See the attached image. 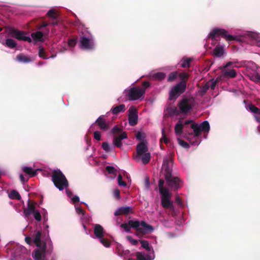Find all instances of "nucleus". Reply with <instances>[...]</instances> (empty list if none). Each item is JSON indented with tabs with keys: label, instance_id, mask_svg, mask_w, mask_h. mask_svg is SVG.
<instances>
[{
	"label": "nucleus",
	"instance_id": "obj_46",
	"mask_svg": "<svg viewBox=\"0 0 260 260\" xmlns=\"http://www.w3.org/2000/svg\"><path fill=\"white\" fill-rule=\"evenodd\" d=\"M106 170L110 174H115L117 172L116 169H115L113 167L109 166L106 167Z\"/></svg>",
	"mask_w": 260,
	"mask_h": 260
},
{
	"label": "nucleus",
	"instance_id": "obj_31",
	"mask_svg": "<svg viewBox=\"0 0 260 260\" xmlns=\"http://www.w3.org/2000/svg\"><path fill=\"white\" fill-rule=\"evenodd\" d=\"M178 76L180 78L181 81L185 83V85L187 86V81L189 78V75L187 73L182 72L178 74Z\"/></svg>",
	"mask_w": 260,
	"mask_h": 260
},
{
	"label": "nucleus",
	"instance_id": "obj_52",
	"mask_svg": "<svg viewBox=\"0 0 260 260\" xmlns=\"http://www.w3.org/2000/svg\"><path fill=\"white\" fill-rule=\"evenodd\" d=\"M93 137L94 138L100 141L101 140V133L99 131H95L93 133Z\"/></svg>",
	"mask_w": 260,
	"mask_h": 260
},
{
	"label": "nucleus",
	"instance_id": "obj_50",
	"mask_svg": "<svg viewBox=\"0 0 260 260\" xmlns=\"http://www.w3.org/2000/svg\"><path fill=\"white\" fill-rule=\"evenodd\" d=\"M32 214L36 220L39 221L41 220V215L39 211L36 210Z\"/></svg>",
	"mask_w": 260,
	"mask_h": 260
},
{
	"label": "nucleus",
	"instance_id": "obj_41",
	"mask_svg": "<svg viewBox=\"0 0 260 260\" xmlns=\"http://www.w3.org/2000/svg\"><path fill=\"white\" fill-rule=\"evenodd\" d=\"M164 182H165L163 179H160L159 180L158 187H159V191L160 193L162 192V191H164V190H166V191H169L168 189L164 187Z\"/></svg>",
	"mask_w": 260,
	"mask_h": 260
},
{
	"label": "nucleus",
	"instance_id": "obj_63",
	"mask_svg": "<svg viewBox=\"0 0 260 260\" xmlns=\"http://www.w3.org/2000/svg\"><path fill=\"white\" fill-rule=\"evenodd\" d=\"M73 203H77L79 202V198L78 196H75L72 199Z\"/></svg>",
	"mask_w": 260,
	"mask_h": 260
},
{
	"label": "nucleus",
	"instance_id": "obj_35",
	"mask_svg": "<svg viewBox=\"0 0 260 260\" xmlns=\"http://www.w3.org/2000/svg\"><path fill=\"white\" fill-rule=\"evenodd\" d=\"M199 126L203 132H208L210 129L209 123L207 121H203Z\"/></svg>",
	"mask_w": 260,
	"mask_h": 260
},
{
	"label": "nucleus",
	"instance_id": "obj_42",
	"mask_svg": "<svg viewBox=\"0 0 260 260\" xmlns=\"http://www.w3.org/2000/svg\"><path fill=\"white\" fill-rule=\"evenodd\" d=\"M170 140L167 138L166 132L164 129H162V137L160 139V142L162 143L164 142L165 144H168Z\"/></svg>",
	"mask_w": 260,
	"mask_h": 260
},
{
	"label": "nucleus",
	"instance_id": "obj_28",
	"mask_svg": "<svg viewBox=\"0 0 260 260\" xmlns=\"http://www.w3.org/2000/svg\"><path fill=\"white\" fill-rule=\"evenodd\" d=\"M222 75L224 77L234 78L236 76V72L234 69L230 71H226L224 70L222 71Z\"/></svg>",
	"mask_w": 260,
	"mask_h": 260
},
{
	"label": "nucleus",
	"instance_id": "obj_11",
	"mask_svg": "<svg viewBox=\"0 0 260 260\" xmlns=\"http://www.w3.org/2000/svg\"><path fill=\"white\" fill-rule=\"evenodd\" d=\"M172 166L173 158L171 156L164 159L162 168L165 171V177L172 174Z\"/></svg>",
	"mask_w": 260,
	"mask_h": 260
},
{
	"label": "nucleus",
	"instance_id": "obj_55",
	"mask_svg": "<svg viewBox=\"0 0 260 260\" xmlns=\"http://www.w3.org/2000/svg\"><path fill=\"white\" fill-rule=\"evenodd\" d=\"M122 129L119 128L118 126H115L111 130V133L112 134H118L119 133Z\"/></svg>",
	"mask_w": 260,
	"mask_h": 260
},
{
	"label": "nucleus",
	"instance_id": "obj_9",
	"mask_svg": "<svg viewBox=\"0 0 260 260\" xmlns=\"http://www.w3.org/2000/svg\"><path fill=\"white\" fill-rule=\"evenodd\" d=\"M145 93V89L139 87H134L130 89L128 92L129 100L135 101L143 96Z\"/></svg>",
	"mask_w": 260,
	"mask_h": 260
},
{
	"label": "nucleus",
	"instance_id": "obj_10",
	"mask_svg": "<svg viewBox=\"0 0 260 260\" xmlns=\"http://www.w3.org/2000/svg\"><path fill=\"white\" fill-rule=\"evenodd\" d=\"M9 34L12 37L18 40L31 42V39L29 37L25 36L23 31H20L17 29L11 28L9 29Z\"/></svg>",
	"mask_w": 260,
	"mask_h": 260
},
{
	"label": "nucleus",
	"instance_id": "obj_48",
	"mask_svg": "<svg viewBox=\"0 0 260 260\" xmlns=\"http://www.w3.org/2000/svg\"><path fill=\"white\" fill-rule=\"evenodd\" d=\"M100 239V242L104 245L105 247H108L111 245L110 241L107 239H104L103 238H101Z\"/></svg>",
	"mask_w": 260,
	"mask_h": 260
},
{
	"label": "nucleus",
	"instance_id": "obj_24",
	"mask_svg": "<svg viewBox=\"0 0 260 260\" xmlns=\"http://www.w3.org/2000/svg\"><path fill=\"white\" fill-rule=\"evenodd\" d=\"M139 242L141 243L142 247L145 249L149 254H154V250L152 247L149 246V244L147 241L139 240Z\"/></svg>",
	"mask_w": 260,
	"mask_h": 260
},
{
	"label": "nucleus",
	"instance_id": "obj_29",
	"mask_svg": "<svg viewBox=\"0 0 260 260\" xmlns=\"http://www.w3.org/2000/svg\"><path fill=\"white\" fill-rule=\"evenodd\" d=\"M31 37L35 41H41L42 40L43 33L40 31L31 34Z\"/></svg>",
	"mask_w": 260,
	"mask_h": 260
},
{
	"label": "nucleus",
	"instance_id": "obj_44",
	"mask_svg": "<svg viewBox=\"0 0 260 260\" xmlns=\"http://www.w3.org/2000/svg\"><path fill=\"white\" fill-rule=\"evenodd\" d=\"M218 79H216L215 81L211 80L209 82H207V84H208L209 88H210L211 89L214 90L215 87L217 83Z\"/></svg>",
	"mask_w": 260,
	"mask_h": 260
},
{
	"label": "nucleus",
	"instance_id": "obj_62",
	"mask_svg": "<svg viewBox=\"0 0 260 260\" xmlns=\"http://www.w3.org/2000/svg\"><path fill=\"white\" fill-rule=\"evenodd\" d=\"M76 211L78 214H84V213H85V211L81 207L77 208Z\"/></svg>",
	"mask_w": 260,
	"mask_h": 260
},
{
	"label": "nucleus",
	"instance_id": "obj_22",
	"mask_svg": "<svg viewBox=\"0 0 260 260\" xmlns=\"http://www.w3.org/2000/svg\"><path fill=\"white\" fill-rule=\"evenodd\" d=\"M190 127L193 130L194 134L193 135V134L191 133L190 135L193 136L196 139H197L201 135L202 132L200 126L196 123H192L190 125Z\"/></svg>",
	"mask_w": 260,
	"mask_h": 260
},
{
	"label": "nucleus",
	"instance_id": "obj_8",
	"mask_svg": "<svg viewBox=\"0 0 260 260\" xmlns=\"http://www.w3.org/2000/svg\"><path fill=\"white\" fill-rule=\"evenodd\" d=\"M192 100L190 99L184 98L181 100L178 104L180 112L183 114L188 113L192 108Z\"/></svg>",
	"mask_w": 260,
	"mask_h": 260
},
{
	"label": "nucleus",
	"instance_id": "obj_38",
	"mask_svg": "<svg viewBox=\"0 0 260 260\" xmlns=\"http://www.w3.org/2000/svg\"><path fill=\"white\" fill-rule=\"evenodd\" d=\"M153 77L156 80H162L166 77V74L163 72H157L153 74Z\"/></svg>",
	"mask_w": 260,
	"mask_h": 260
},
{
	"label": "nucleus",
	"instance_id": "obj_47",
	"mask_svg": "<svg viewBox=\"0 0 260 260\" xmlns=\"http://www.w3.org/2000/svg\"><path fill=\"white\" fill-rule=\"evenodd\" d=\"M120 226L124 229V231L126 232H129L131 231V228H132L130 226V224H129V221H128V223H122L120 225Z\"/></svg>",
	"mask_w": 260,
	"mask_h": 260
},
{
	"label": "nucleus",
	"instance_id": "obj_54",
	"mask_svg": "<svg viewBox=\"0 0 260 260\" xmlns=\"http://www.w3.org/2000/svg\"><path fill=\"white\" fill-rule=\"evenodd\" d=\"M251 80L255 82H260V75L257 74L253 75V76L251 77Z\"/></svg>",
	"mask_w": 260,
	"mask_h": 260
},
{
	"label": "nucleus",
	"instance_id": "obj_30",
	"mask_svg": "<svg viewBox=\"0 0 260 260\" xmlns=\"http://www.w3.org/2000/svg\"><path fill=\"white\" fill-rule=\"evenodd\" d=\"M183 124L181 123L180 121H179L175 126V132L176 134L177 135H180L182 134L183 132Z\"/></svg>",
	"mask_w": 260,
	"mask_h": 260
},
{
	"label": "nucleus",
	"instance_id": "obj_13",
	"mask_svg": "<svg viewBox=\"0 0 260 260\" xmlns=\"http://www.w3.org/2000/svg\"><path fill=\"white\" fill-rule=\"evenodd\" d=\"M137 156L135 159L138 160L140 156L148 151V148L146 142L144 141H142L140 143L137 145Z\"/></svg>",
	"mask_w": 260,
	"mask_h": 260
},
{
	"label": "nucleus",
	"instance_id": "obj_56",
	"mask_svg": "<svg viewBox=\"0 0 260 260\" xmlns=\"http://www.w3.org/2000/svg\"><path fill=\"white\" fill-rule=\"evenodd\" d=\"M209 89V87L208 84L206 83V84L202 87V88L201 89V92L202 94L205 93Z\"/></svg>",
	"mask_w": 260,
	"mask_h": 260
},
{
	"label": "nucleus",
	"instance_id": "obj_33",
	"mask_svg": "<svg viewBox=\"0 0 260 260\" xmlns=\"http://www.w3.org/2000/svg\"><path fill=\"white\" fill-rule=\"evenodd\" d=\"M178 75V73L177 71L172 72L170 73L168 77L167 81L169 82H172L176 80Z\"/></svg>",
	"mask_w": 260,
	"mask_h": 260
},
{
	"label": "nucleus",
	"instance_id": "obj_4",
	"mask_svg": "<svg viewBox=\"0 0 260 260\" xmlns=\"http://www.w3.org/2000/svg\"><path fill=\"white\" fill-rule=\"evenodd\" d=\"M228 32L224 29L215 28L211 31L208 36V38L213 41L216 40V38L221 37L226 40L233 41L236 40V37L231 35H228Z\"/></svg>",
	"mask_w": 260,
	"mask_h": 260
},
{
	"label": "nucleus",
	"instance_id": "obj_61",
	"mask_svg": "<svg viewBox=\"0 0 260 260\" xmlns=\"http://www.w3.org/2000/svg\"><path fill=\"white\" fill-rule=\"evenodd\" d=\"M25 241L28 245H30L32 244V243H33V240L29 236H27L25 238Z\"/></svg>",
	"mask_w": 260,
	"mask_h": 260
},
{
	"label": "nucleus",
	"instance_id": "obj_5",
	"mask_svg": "<svg viewBox=\"0 0 260 260\" xmlns=\"http://www.w3.org/2000/svg\"><path fill=\"white\" fill-rule=\"evenodd\" d=\"M165 179L168 187L172 191H177L182 186V180L173 174L166 176Z\"/></svg>",
	"mask_w": 260,
	"mask_h": 260
},
{
	"label": "nucleus",
	"instance_id": "obj_20",
	"mask_svg": "<svg viewBox=\"0 0 260 260\" xmlns=\"http://www.w3.org/2000/svg\"><path fill=\"white\" fill-rule=\"evenodd\" d=\"M137 260H153L154 258V254L146 255L144 252H137L136 254Z\"/></svg>",
	"mask_w": 260,
	"mask_h": 260
},
{
	"label": "nucleus",
	"instance_id": "obj_14",
	"mask_svg": "<svg viewBox=\"0 0 260 260\" xmlns=\"http://www.w3.org/2000/svg\"><path fill=\"white\" fill-rule=\"evenodd\" d=\"M128 122L130 125L135 126L138 123V112L136 109L130 108L128 110Z\"/></svg>",
	"mask_w": 260,
	"mask_h": 260
},
{
	"label": "nucleus",
	"instance_id": "obj_53",
	"mask_svg": "<svg viewBox=\"0 0 260 260\" xmlns=\"http://www.w3.org/2000/svg\"><path fill=\"white\" fill-rule=\"evenodd\" d=\"M102 148L106 151L109 152L110 150L109 145L108 142H103L102 145Z\"/></svg>",
	"mask_w": 260,
	"mask_h": 260
},
{
	"label": "nucleus",
	"instance_id": "obj_21",
	"mask_svg": "<svg viewBox=\"0 0 260 260\" xmlns=\"http://www.w3.org/2000/svg\"><path fill=\"white\" fill-rule=\"evenodd\" d=\"M94 234L99 239H101L104 237V229L102 225L99 224L94 225Z\"/></svg>",
	"mask_w": 260,
	"mask_h": 260
},
{
	"label": "nucleus",
	"instance_id": "obj_49",
	"mask_svg": "<svg viewBox=\"0 0 260 260\" xmlns=\"http://www.w3.org/2000/svg\"><path fill=\"white\" fill-rule=\"evenodd\" d=\"M126 239L133 245H136L138 243V241L134 239L133 238V237L131 236H126Z\"/></svg>",
	"mask_w": 260,
	"mask_h": 260
},
{
	"label": "nucleus",
	"instance_id": "obj_25",
	"mask_svg": "<svg viewBox=\"0 0 260 260\" xmlns=\"http://www.w3.org/2000/svg\"><path fill=\"white\" fill-rule=\"evenodd\" d=\"M213 51L214 55L217 57H221L224 53L223 47L220 45L216 46Z\"/></svg>",
	"mask_w": 260,
	"mask_h": 260
},
{
	"label": "nucleus",
	"instance_id": "obj_15",
	"mask_svg": "<svg viewBox=\"0 0 260 260\" xmlns=\"http://www.w3.org/2000/svg\"><path fill=\"white\" fill-rule=\"evenodd\" d=\"M104 115L99 116L95 122L101 129L106 131L109 128V122H107L105 119Z\"/></svg>",
	"mask_w": 260,
	"mask_h": 260
},
{
	"label": "nucleus",
	"instance_id": "obj_27",
	"mask_svg": "<svg viewBox=\"0 0 260 260\" xmlns=\"http://www.w3.org/2000/svg\"><path fill=\"white\" fill-rule=\"evenodd\" d=\"M17 59L18 61L24 63H28L31 61L30 57L24 55L23 54H20L17 56Z\"/></svg>",
	"mask_w": 260,
	"mask_h": 260
},
{
	"label": "nucleus",
	"instance_id": "obj_16",
	"mask_svg": "<svg viewBox=\"0 0 260 260\" xmlns=\"http://www.w3.org/2000/svg\"><path fill=\"white\" fill-rule=\"evenodd\" d=\"M127 138L126 132H123L118 136H114L113 138V143L114 145L117 148H121L122 146V140Z\"/></svg>",
	"mask_w": 260,
	"mask_h": 260
},
{
	"label": "nucleus",
	"instance_id": "obj_17",
	"mask_svg": "<svg viewBox=\"0 0 260 260\" xmlns=\"http://www.w3.org/2000/svg\"><path fill=\"white\" fill-rule=\"evenodd\" d=\"M36 206L35 202H31L30 200H28L27 207L23 209V213L26 217H28L36 211Z\"/></svg>",
	"mask_w": 260,
	"mask_h": 260
},
{
	"label": "nucleus",
	"instance_id": "obj_23",
	"mask_svg": "<svg viewBox=\"0 0 260 260\" xmlns=\"http://www.w3.org/2000/svg\"><path fill=\"white\" fill-rule=\"evenodd\" d=\"M126 110L125 106L124 104H121L118 106L113 107L110 111L114 115H117L121 112H124Z\"/></svg>",
	"mask_w": 260,
	"mask_h": 260
},
{
	"label": "nucleus",
	"instance_id": "obj_59",
	"mask_svg": "<svg viewBox=\"0 0 260 260\" xmlns=\"http://www.w3.org/2000/svg\"><path fill=\"white\" fill-rule=\"evenodd\" d=\"M114 196L117 199H119L120 198V190L119 189H117L114 190Z\"/></svg>",
	"mask_w": 260,
	"mask_h": 260
},
{
	"label": "nucleus",
	"instance_id": "obj_39",
	"mask_svg": "<svg viewBox=\"0 0 260 260\" xmlns=\"http://www.w3.org/2000/svg\"><path fill=\"white\" fill-rule=\"evenodd\" d=\"M47 15L52 18L53 19H56L58 17V14L54 9L50 10L47 13Z\"/></svg>",
	"mask_w": 260,
	"mask_h": 260
},
{
	"label": "nucleus",
	"instance_id": "obj_45",
	"mask_svg": "<svg viewBox=\"0 0 260 260\" xmlns=\"http://www.w3.org/2000/svg\"><path fill=\"white\" fill-rule=\"evenodd\" d=\"M118 183L119 186H125L126 185V183L123 181L122 176L121 174H119L117 178Z\"/></svg>",
	"mask_w": 260,
	"mask_h": 260
},
{
	"label": "nucleus",
	"instance_id": "obj_26",
	"mask_svg": "<svg viewBox=\"0 0 260 260\" xmlns=\"http://www.w3.org/2000/svg\"><path fill=\"white\" fill-rule=\"evenodd\" d=\"M23 171L28 175L29 177H32L36 175L37 170H33L30 167H24L22 169Z\"/></svg>",
	"mask_w": 260,
	"mask_h": 260
},
{
	"label": "nucleus",
	"instance_id": "obj_34",
	"mask_svg": "<svg viewBox=\"0 0 260 260\" xmlns=\"http://www.w3.org/2000/svg\"><path fill=\"white\" fill-rule=\"evenodd\" d=\"M142 156V161L144 165L147 164L150 160L151 155L149 152H146L144 153Z\"/></svg>",
	"mask_w": 260,
	"mask_h": 260
},
{
	"label": "nucleus",
	"instance_id": "obj_32",
	"mask_svg": "<svg viewBox=\"0 0 260 260\" xmlns=\"http://www.w3.org/2000/svg\"><path fill=\"white\" fill-rule=\"evenodd\" d=\"M4 44L10 48H14L17 45L16 42L12 39H6Z\"/></svg>",
	"mask_w": 260,
	"mask_h": 260
},
{
	"label": "nucleus",
	"instance_id": "obj_6",
	"mask_svg": "<svg viewBox=\"0 0 260 260\" xmlns=\"http://www.w3.org/2000/svg\"><path fill=\"white\" fill-rule=\"evenodd\" d=\"M186 86L183 82H179L174 85L170 90L169 92V100H176L177 98L186 89Z\"/></svg>",
	"mask_w": 260,
	"mask_h": 260
},
{
	"label": "nucleus",
	"instance_id": "obj_40",
	"mask_svg": "<svg viewBox=\"0 0 260 260\" xmlns=\"http://www.w3.org/2000/svg\"><path fill=\"white\" fill-rule=\"evenodd\" d=\"M39 55L43 59H48L49 57L46 55L45 49L43 47L40 46L39 49Z\"/></svg>",
	"mask_w": 260,
	"mask_h": 260
},
{
	"label": "nucleus",
	"instance_id": "obj_37",
	"mask_svg": "<svg viewBox=\"0 0 260 260\" xmlns=\"http://www.w3.org/2000/svg\"><path fill=\"white\" fill-rule=\"evenodd\" d=\"M9 197L11 199H16L18 200L21 199V196L20 194L15 190H13L11 191L9 194Z\"/></svg>",
	"mask_w": 260,
	"mask_h": 260
},
{
	"label": "nucleus",
	"instance_id": "obj_18",
	"mask_svg": "<svg viewBox=\"0 0 260 260\" xmlns=\"http://www.w3.org/2000/svg\"><path fill=\"white\" fill-rule=\"evenodd\" d=\"M129 213H133V209L130 207H121L118 208L114 212L115 216L121 215H127Z\"/></svg>",
	"mask_w": 260,
	"mask_h": 260
},
{
	"label": "nucleus",
	"instance_id": "obj_36",
	"mask_svg": "<svg viewBox=\"0 0 260 260\" xmlns=\"http://www.w3.org/2000/svg\"><path fill=\"white\" fill-rule=\"evenodd\" d=\"M192 59L190 58H187L186 59L183 58L181 60V67L183 68H189Z\"/></svg>",
	"mask_w": 260,
	"mask_h": 260
},
{
	"label": "nucleus",
	"instance_id": "obj_19",
	"mask_svg": "<svg viewBox=\"0 0 260 260\" xmlns=\"http://www.w3.org/2000/svg\"><path fill=\"white\" fill-rule=\"evenodd\" d=\"M249 110L254 113V118L257 122L260 123V109L256 107L254 105L250 104L248 105Z\"/></svg>",
	"mask_w": 260,
	"mask_h": 260
},
{
	"label": "nucleus",
	"instance_id": "obj_12",
	"mask_svg": "<svg viewBox=\"0 0 260 260\" xmlns=\"http://www.w3.org/2000/svg\"><path fill=\"white\" fill-rule=\"evenodd\" d=\"M80 44L81 48L86 50H92L94 48L93 40L84 36L80 37Z\"/></svg>",
	"mask_w": 260,
	"mask_h": 260
},
{
	"label": "nucleus",
	"instance_id": "obj_2",
	"mask_svg": "<svg viewBox=\"0 0 260 260\" xmlns=\"http://www.w3.org/2000/svg\"><path fill=\"white\" fill-rule=\"evenodd\" d=\"M130 226L136 230L135 235L139 238L148 234L152 233L154 231V228L147 223L145 221L129 220Z\"/></svg>",
	"mask_w": 260,
	"mask_h": 260
},
{
	"label": "nucleus",
	"instance_id": "obj_43",
	"mask_svg": "<svg viewBox=\"0 0 260 260\" xmlns=\"http://www.w3.org/2000/svg\"><path fill=\"white\" fill-rule=\"evenodd\" d=\"M177 140H178V141L179 142V144L182 147H183L184 148H186V149H188L190 147L189 145L186 142L181 140L180 138H178Z\"/></svg>",
	"mask_w": 260,
	"mask_h": 260
},
{
	"label": "nucleus",
	"instance_id": "obj_64",
	"mask_svg": "<svg viewBox=\"0 0 260 260\" xmlns=\"http://www.w3.org/2000/svg\"><path fill=\"white\" fill-rule=\"evenodd\" d=\"M20 179L22 182L24 183L25 182H27L28 179H26L24 176L22 174L20 175Z\"/></svg>",
	"mask_w": 260,
	"mask_h": 260
},
{
	"label": "nucleus",
	"instance_id": "obj_57",
	"mask_svg": "<svg viewBox=\"0 0 260 260\" xmlns=\"http://www.w3.org/2000/svg\"><path fill=\"white\" fill-rule=\"evenodd\" d=\"M76 44V40L74 39H70L68 41V45L70 47H74Z\"/></svg>",
	"mask_w": 260,
	"mask_h": 260
},
{
	"label": "nucleus",
	"instance_id": "obj_3",
	"mask_svg": "<svg viewBox=\"0 0 260 260\" xmlns=\"http://www.w3.org/2000/svg\"><path fill=\"white\" fill-rule=\"evenodd\" d=\"M52 180L55 187L59 190H62L69 186L66 177L59 170H55L52 172Z\"/></svg>",
	"mask_w": 260,
	"mask_h": 260
},
{
	"label": "nucleus",
	"instance_id": "obj_60",
	"mask_svg": "<svg viewBox=\"0 0 260 260\" xmlns=\"http://www.w3.org/2000/svg\"><path fill=\"white\" fill-rule=\"evenodd\" d=\"M150 85V83L148 81H144L142 83V87H141L142 89H145V91L146 89L149 87Z\"/></svg>",
	"mask_w": 260,
	"mask_h": 260
},
{
	"label": "nucleus",
	"instance_id": "obj_1",
	"mask_svg": "<svg viewBox=\"0 0 260 260\" xmlns=\"http://www.w3.org/2000/svg\"><path fill=\"white\" fill-rule=\"evenodd\" d=\"M32 237L33 243L39 248L35 250L34 258L35 260H47L45 258L46 244L45 242L41 240V231H36Z\"/></svg>",
	"mask_w": 260,
	"mask_h": 260
},
{
	"label": "nucleus",
	"instance_id": "obj_51",
	"mask_svg": "<svg viewBox=\"0 0 260 260\" xmlns=\"http://www.w3.org/2000/svg\"><path fill=\"white\" fill-rule=\"evenodd\" d=\"M136 137L138 140L141 141L145 137V135L143 133L138 132L136 135Z\"/></svg>",
	"mask_w": 260,
	"mask_h": 260
},
{
	"label": "nucleus",
	"instance_id": "obj_58",
	"mask_svg": "<svg viewBox=\"0 0 260 260\" xmlns=\"http://www.w3.org/2000/svg\"><path fill=\"white\" fill-rule=\"evenodd\" d=\"M175 202L180 206H183V203L181 201V199L178 196H177L175 197Z\"/></svg>",
	"mask_w": 260,
	"mask_h": 260
},
{
	"label": "nucleus",
	"instance_id": "obj_7",
	"mask_svg": "<svg viewBox=\"0 0 260 260\" xmlns=\"http://www.w3.org/2000/svg\"><path fill=\"white\" fill-rule=\"evenodd\" d=\"M161 194V204L165 209H173V203L171 201L172 193L169 191L164 190Z\"/></svg>",
	"mask_w": 260,
	"mask_h": 260
}]
</instances>
